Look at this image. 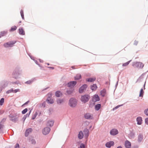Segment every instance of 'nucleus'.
<instances>
[{
  "label": "nucleus",
  "mask_w": 148,
  "mask_h": 148,
  "mask_svg": "<svg viewBox=\"0 0 148 148\" xmlns=\"http://www.w3.org/2000/svg\"><path fill=\"white\" fill-rule=\"evenodd\" d=\"M32 131V129L31 128H29L26 130L25 133V136H27L29 133H31Z\"/></svg>",
  "instance_id": "ddd939ff"
},
{
  "label": "nucleus",
  "mask_w": 148,
  "mask_h": 148,
  "mask_svg": "<svg viewBox=\"0 0 148 148\" xmlns=\"http://www.w3.org/2000/svg\"><path fill=\"white\" fill-rule=\"evenodd\" d=\"M48 68H49L52 69H54V68L53 67H48Z\"/></svg>",
  "instance_id": "3c124183"
},
{
  "label": "nucleus",
  "mask_w": 148,
  "mask_h": 148,
  "mask_svg": "<svg viewBox=\"0 0 148 148\" xmlns=\"http://www.w3.org/2000/svg\"><path fill=\"white\" fill-rule=\"evenodd\" d=\"M144 113L146 115L148 116V108L145 110Z\"/></svg>",
  "instance_id": "e433bc0d"
},
{
  "label": "nucleus",
  "mask_w": 148,
  "mask_h": 148,
  "mask_svg": "<svg viewBox=\"0 0 148 148\" xmlns=\"http://www.w3.org/2000/svg\"><path fill=\"white\" fill-rule=\"evenodd\" d=\"M90 98L89 96L88 95H85L82 96L81 100L84 103H86L89 100Z\"/></svg>",
  "instance_id": "7ed1b4c3"
},
{
  "label": "nucleus",
  "mask_w": 148,
  "mask_h": 148,
  "mask_svg": "<svg viewBox=\"0 0 148 148\" xmlns=\"http://www.w3.org/2000/svg\"><path fill=\"white\" fill-rule=\"evenodd\" d=\"M114 143L113 141H110L107 143L106 144V147L110 148L111 146H113Z\"/></svg>",
  "instance_id": "423d86ee"
},
{
  "label": "nucleus",
  "mask_w": 148,
  "mask_h": 148,
  "mask_svg": "<svg viewBox=\"0 0 148 148\" xmlns=\"http://www.w3.org/2000/svg\"><path fill=\"white\" fill-rule=\"evenodd\" d=\"M62 95V93L60 91H56L55 93V95L57 97H59Z\"/></svg>",
  "instance_id": "6ab92c4d"
},
{
  "label": "nucleus",
  "mask_w": 148,
  "mask_h": 148,
  "mask_svg": "<svg viewBox=\"0 0 148 148\" xmlns=\"http://www.w3.org/2000/svg\"><path fill=\"white\" fill-rule=\"evenodd\" d=\"M130 61H128L126 63H124L123 64L122 66H127L130 62Z\"/></svg>",
  "instance_id": "72a5a7b5"
},
{
  "label": "nucleus",
  "mask_w": 148,
  "mask_h": 148,
  "mask_svg": "<svg viewBox=\"0 0 148 148\" xmlns=\"http://www.w3.org/2000/svg\"><path fill=\"white\" fill-rule=\"evenodd\" d=\"M83 136L84 135L82 131H80L78 135V138L79 139H82L83 138Z\"/></svg>",
  "instance_id": "2eb2a0df"
},
{
  "label": "nucleus",
  "mask_w": 148,
  "mask_h": 148,
  "mask_svg": "<svg viewBox=\"0 0 148 148\" xmlns=\"http://www.w3.org/2000/svg\"><path fill=\"white\" fill-rule=\"evenodd\" d=\"M143 136L142 135H140L138 136V140L139 142L141 141L143 139Z\"/></svg>",
  "instance_id": "c756f323"
},
{
  "label": "nucleus",
  "mask_w": 148,
  "mask_h": 148,
  "mask_svg": "<svg viewBox=\"0 0 148 148\" xmlns=\"http://www.w3.org/2000/svg\"><path fill=\"white\" fill-rule=\"evenodd\" d=\"M31 142L32 144H34L36 143V141L32 139L31 140Z\"/></svg>",
  "instance_id": "a19ab883"
},
{
  "label": "nucleus",
  "mask_w": 148,
  "mask_h": 148,
  "mask_svg": "<svg viewBox=\"0 0 148 148\" xmlns=\"http://www.w3.org/2000/svg\"><path fill=\"white\" fill-rule=\"evenodd\" d=\"M101 106V104H97L95 106V109L96 110H98L100 108Z\"/></svg>",
  "instance_id": "393cba45"
},
{
  "label": "nucleus",
  "mask_w": 148,
  "mask_h": 148,
  "mask_svg": "<svg viewBox=\"0 0 148 148\" xmlns=\"http://www.w3.org/2000/svg\"><path fill=\"white\" fill-rule=\"evenodd\" d=\"M19 33L21 35H24L25 34V31L22 28H20L19 29Z\"/></svg>",
  "instance_id": "f3484780"
},
{
  "label": "nucleus",
  "mask_w": 148,
  "mask_h": 148,
  "mask_svg": "<svg viewBox=\"0 0 148 148\" xmlns=\"http://www.w3.org/2000/svg\"><path fill=\"white\" fill-rule=\"evenodd\" d=\"M96 79V78L93 77V78H87L86 79V81L89 82H92L95 81Z\"/></svg>",
  "instance_id": "dca6fc26"
},
{
  "label": "nucleus",
  "mask_w": 148,
  "mask_h": 148,
  "mask_svg": "<svg viewBox=\"0 0 148 148\" xmlns=\"http://www.w3.org/2000/svg\"><path fill=\"white\" fill-rule=\"evenodd\" d=\"M53 121L51 120L48 121L47 123V125L48 126H52L53 125Z\"/></svg>",
  "instance_id": "4be33fe9"
},
{
  "label": "nucleus",
  "mask_w": 148,
  "mask_h": 148,
  "mask_svg": "<svg viewBox=\"0 0 148 148\" xmlns=\"http://www.w3.org/2000/svg\"><path fill=\"white\" fill-rule=\"evenodd\" d=\"M31 112V111H29V113H28V116H29V114H30Z\"/></svg>",
  "instance_id": "5fc2aeb1"
},
{
  "label": "nucleus",
  "mask_w": 148,
  "mask_h": 148,
  "mask_svg": "<svg viewBox=\"0 0 148 148\" xmlns=\"http://www.w3.org/2000/svg\"><path fill=\"white\" fill-rule=\"evenodd\" d=\"M50 131V128L49 127H46L45 128L42 130V133L44 135L48 134Z\"/></svg>",
  "instance_id": "20e7f679"
},
{
  "label": "nucleus",
  "mask_w": 148,
  "mask_h": 148,
  "mask_svg": "<svg viewBox=\"0 0 148 148\" xmlns=\"http://www.w3.org/2000/svg\"><path fill=\"white\" fill-rule=\"evenodd\" d=\"M13 92V90L12 89H11L10 90H9L6 91V93L9 94V93L12 92Z\"/></svg>",
  "instance_id": "f704fd0d"
},
{
  "label": "nucleus",
  "mask_w": 148,
  "mask_h": 148,
  "mask_svg": "<svg viewBox=\"0 0 148 148\" xmlns=\"http://www.w3.org/2000/svg\"><path fill=\"white\" fill-rule=\"evenodd\" d=\"M97 88V87L96 84H93L91 86V89L93 91L95 90Z\"/></svg>",
  "instance_id": "a211bd4d"
},
{
  "label": "nucleus",
  "mask_w": 148,
  "mask_h": 148,
  "mask_svg": "<svg viewBox=\"0 0 148 148\" xmlns=\"http://www.w3.org/2000/svg\"><path fill=\"white\" fill-rule=\"evenodd\" d=\"M145 123L148 125V118H146L145 120Z\"/></svg>",
  "instance_id": "37998d69"
},
{
  "label": "nucleus",
  "mask_w": 148,
  "mask_h": 148,
  "mask_svg": "<svg viewBox=\"0 0 148 148\" xmlns=\"http://www.w3.org/2000/svg\"><path fill=\"white\" fill-rule=\"evenodd\" d=\"M101 94L102 96L104 97L105 96L106 94V90L103 89L102 90L101 92Z\"/></svg>",
  "instance_id": "a878e982"
},
{
  "label": "nucleus",
  "mask_w": 148,
  "mask_h": 148,
  "mask_svg": "<svg viewBox=\"0 0 148 148\" xmlns=\"http://www.w3.org/2000/svg\"><path fill=\"white\" fill-rule=\"evenodd\" d=\"M57 102L58 104H60L64 102V100L63 99H58L57 100Z\"/></svg>",
  "instance_id": "5701e85b"
},
{
  "label": "nucleus",
  "mask_w": 148,
  "mask_h": 148,
  "mask_svg": "<svg viewBox=\"0 0 148 148\" xmlns=\"http://www.w3.org/2000/svg\"><path fill=\"white\" fill-rule=\"evenodd\" d=\"M48 98H50V97L52 96V93H51V92L49 93L48 94Z\"/></svg>",
  "instance_id": "c03bdc74"
},
{
  "label": "nucleus",
  "mask_w": 148,
  "mask_h": 148,
  "mask_svg": "<svg viewBox=\"0 0 148 148\" xmlns=\"http://www.w3.org/2000/svg\"><path fill=\"white\" fill-rule=\"evenodd\" d=\"M87 87V85L86 84H84L79 89V92L80 93H82L84 90H86Z\"/></svg>",
  "instance_id": "39448f33"
},
{
  "label": "nucleus",
  "mask_w": 148,
  "mask_h": 148,
  "mask_svg": "<svg viewBox=\"0 0 148 148\" xmlns=\"http://www.w3.org/2000/svg\"><path fill=\"white\" fill-rule=\"evenodd\" d=\"M125 146L126 148H130L131 147V143L128 140H126L125 143Z\"/></svg>",
  "instance_id": "9b49d317"
},
{
  "label": "nucleus",
  "mask_w": 148,
  "mask_h": 148,
  "mask_svg": "<svg viewBox=\"0 0 148 148\" xmlns=\"http://www.w3.org/2000/svg\"><path fill=\"white\" fill-rule=\"evenodd\" d=\"M19 91L20 90L18 89L14 90H13V92L16 93L18 92H19Z\"/></svg>",
  "instance_id": "ea45409f"
},
{
  "label": "nucleus",
  "mask_w": 148,
  "mask_h": 148,
  "mask_svg": "<svg viewBox=\"0 0 148 148\" xmlns=\"http://www.w3.org/2000/svg\"><path fill=\"white\" fill-rule=\"evenodd\" d=\"M33 81L32 80H29L25 82V83L28 84H30L32 83Z\"/></svg>",
  "instance_id": "58836bf2"
},
{
  "label": "nucleus",
  "mask_w": 148,
  "mask_h": 148,
  "mask_svg": "<svg viewBox=\"0 0 148 148\" xmlns=\"http://www.w3.org/2000/svg\"><path fill=\"white\" fill-rule=\"evenodd\" d=\"M123 105H118V106H116V107H115L113 109H114L115 108L116 109L118 108L120 106H122Z\"/></svg>",
  "instance_id": "09e8293b"
},
{
  "label": "nucleus",
  "mask_w": 148,
  "mask_h": 148,
  "mask_svg": "<svg viewBox=\"0 0 148 148\" xmlns=\"http://www.w3.org/2000/svg\"><path fill=\"white\" fill-rule=\"evenodd\" d=\"M118 133V131L115 129H112L110 132V134L111 135H115Z\"/></svg>",
  "instance_id": "1a4fd4ad"
},
{
  "label": "nucleus",
  "mask_w": 148,
  "mask_h": 148,
  "mask_svg": "<svg viewBox=\"0 0 148 148\" xmlns=\"http://www.w3.org/2000/svg\"><path fill=\"white\" fill-rule=\"evenodd\" d=\"M46 64H47L48 65H49V64L48 63H46Z\"/></svg>",
  "instance_id": "4d7b16f0"
},
{
  "label": "nucleus",
  "mask_w": 148,
  "mask_h": 148,
  "mask_svg": "<svg viewBox=\"0 0 148 148\" xmlns=\"http://www.w3.org/2000/svg\"><path fill=\"white\" fill-rule=\"evenodd\" d=\"M88 129H85L83 131V132L85 134V136L87 137L88 136Z\"/></svg>",
  "instance_id": "aec40b11"
},
{
  "label": "nucleus",
  "mask_w": 148,
  "mask_h": 148,
  "mask_svg": "<svg viewBox=\"0 0 148 148\" xmlns=\"http://www.w3.org/2000/svg\"><path fill=\"white\" fill-rule=\"evenodd\" d=\"M17 29V27L16 26H14L11 27L10 30V31L12 32L15 30Z\"/></svg>",
  "instance_id": "c85d7f7f"
},
{
  "label": "nucleus",
  "mask_w": 148,
  "mask_h": 148,
  "mask_svg": "<svg viewBox=\"0 0 148 148\" xmlns=\"http://www.w3.org/2000/svg\"><path fill=\"white\" fill-rule=\"evenodd\" d=\"M17 120V118L15 119H11V120L12 121H13L15 122Z\"/></svg>",
  "instance_id": "8fccbe9b"
},
{
  "label": "nucleus",
  "mask_w": 148,
  "mask_h": 148,
  "mask_svg": "<svg viewBox=\"0 0 148 148\" xmlns=\"http://www.w3.org/2000/svg\"><path fill=\"white\" fill-rule=\"evenodd\" d=\"M138 43V42L137 41H135L134 42V44L135 45H137Z\"/></svg>",
  "instance_id": "de8ad7c7"
},
{
  "label": "nucleus",
  "mask_w": 148,
  "mask_h": 148,
  "mask_svg": "<svg viewBox=\"0 0 148 148\" xmlns=\"http://www.w3.org/2000/svg\"><path fill=\"white\" fill-rule=\"evenodd\" d=\"M77 101L76 99L73 98H71L69 100V104L71 107L74 108L77 105Z\"/></svg>",
  "instance_id": "f257e3e1"
},
{
  "label": "nucleus",
  "mask_w": 148,
  "mask_h": 148,
  "mask_svg": "<svg viewBox=\"0 0 148 148\" xmlns=\"http://www.w3.org/2000/svg\"><path fill=\"white\" fill-rule=\"evenodd\" d=\"M3 127V125L0 124V129Z\"/></svg>",
  "instance_id": "864d4df0"
},
{
  "label": "nucleus",
  "mask_w": 148,
  "mask_h": 148,
  "mask_svg": "<svg viewBox=\"0 0 148 148\" xmlns=\"http://www.w3.org/2000/svg\"><path fill=\"white\" fill-rule=\"evenodd\" d=\"M46 103L45 102H44L42 103V106H43L44 107H45V106Z\"/></svg>",
  "instance_id": "49530a36"
},
{
  "label": "nucleus",
  "mask_w": 148,
  "mask_h": 148,
  "mask_svg": "<svg viewBox=\"0 0 148 148\" xmlns=\"http://www.w3.org/2000/svg\"><path fill=\"white\" fill-rule=\"evenodd\" d=\"M37 115L38 113L36 112L32 116V119L33 120L34 119L36 118Z\"/></svg>",
  "instance_id": "7c9ffc66"
},
{
  "label": "nucleus",
  "mask_w": 148,
  "mask_h": 148,
  "mask_svg": "<svg viewBox=\"0 0 148 148\" xmlns=\"http://www.w3.org/2000/svg\"><path fill=\"white\" fill-rule=\"evenodd\" d=\"M46 101L48 102V103L50 104H52L54 102L53 99L49 98H48L46 100Z\"/></svg>",
  "instance_id": "412c9836"
},
{
  "label": "nucleus",
  "mask_w": 148,
  "mask_h": 148,
  "mask_svg": "<svg viewBox=\"0 0 148 148\" xmlns=\"http://www.w3.org/2000/svg\"><path fill=\"white\" fill-rule=\"evenodd\" d=\"M77 82L76 81H72L69 83L68 84V86L70 87H73L76 84Z\"/></svg>",
  "instance_id": "6e6552de"
},
{
  "label": "nucleus",
  "mask_w": 148,
  "mask_h": 148,
  "mask_svg": "<svg viewBox=\"0 0 148 148\" xmlns=\"http://www.w3.org/2000/svg\"><path fill=\"white\" fill-rule=\"evenodd\" d=\"M79 148H85L84 145L83 144H81L80 145Z\"/></svg>",
  "instance_id": "79ce46f5"
},
{
  "label": "nucleus",
  "mask_w": 148,
  "mask_h": 148,
  "mask_svg": "<svg viewBox=\"0 0 148 148\" xmlns=\"http://www.w3.org/2000/svg\"><path fill=\"white\" fill-rule=\"evenodd\" d=\"M27 111V108H25V109H24L22 111V113L23 114H25Z\"/></svg>",
  "instance_id": "c9c22d12"
},
{
  "label": "nucleus",
  "mask_w": 148,
  "mask_h": 148,
  "mask_svg": "<svg viewBox=\"0 0 148 148\" xmlns=\"http://www.w3.org/2000/svg\"><path fill=\"white\" fill-rule=\"evenodd\" d=\"M117 148H122L121 147V146H119Z\"/></svg>",
  "instance_id": "6e6d98bb"
},
{
  "label": "nucleus",
  "mask_w": 148,
  "mask_h": 148,
  "mask_svg": "<svg viewBox=\"0 0 148 148\" xmlns=\"http://www.w3.org/2000/svg\"><path fill=\"white\" fill-rule=\"evenodd\" d=\"M15 148H19V146L18 144H16L15 145Z\"/></svg>",
  "instance_id": "a18cd8bd"
},
{
  "label": "nucleus",
  "mask_w": 148,
  "mask_h": 148,
  "mask_svg": "<svg viewBox=\"0 0 148 148\" xmlns=\"http://www.w3.org/2000/svg\"><path fill=\"white\" fill-rule=\"evenodd\" d=\"M7 33V32H2L0 33V38L2 36H3L6 35Z\"/></svg>",
  "instance_id": "cd10ccee"
},
{
  "label": "nucleus",
  "mask_w": 148,
  "mask_h": 148,
  "mask_svg": "<svg viewBox=\"0 0 148 148\" xmlns=\"http://www.w3.org/2000/svg\"><path fill=\"white\" fill-rule=\"evenodd\" d=\"M144 92L142 88L140 91L139 97H143Z\"/></svg>",
  "instance_id": "bb28decb"
},
{
  "label": "nucleus",
  "mask_w": 148,
  "mask_h": 148,
  "mask_svg": "<svg viewBox=\"0 0 148 148\" xmlns=\"http://www.w3.org/2000/svg\"><path fill=\"white\" fill-rule=\"evenodd\" d=\"M137 124L139 125H141L142 123V119L141 117H138L136 119Z\"/></svg>",
  "instance_id": "4468645a"
},
{
  "label": "nucleus",
  "mask_w": 148,
  "mask_h": 148,
  "mask_svg": "<svg viewBox=\"0 0 148 148\" xmlns=\"http://www.w3.org/2000/svg\"><path fill=\"white\" fill-rule=\"evenodd\" d=\"M4 102V99L2 98L0 100V105L2 106Z\"/></svg>",
  "instance_id": "473e14b6"
},
{
  "label": "nucleus",
  "mask_w": 148,
  "mask_h": 148,
  "mask_svg": "<svg viewBox=\"0 0 148 148\" xmlns=\"http://www.w3.org/2000/svg\"><path fill=\"white\" fill-rule=\"evenodd\" d=\"M81 78V75L80 74H77L75 77V80H77L80 79Z\"/></svg>",
  "instance_id": "b1692460"
},
{
  "label": "nucleus",
  "mask_w": 148,
  "mask_h": 148,
  "mask_svg": "<svg viewBox=\"0 0 148 148\" xmlns=\"http://www.w3.org/2000/svg\"><path fill=\"white\" fill-rule=\"evenodd\" d=\"M73 90H69L67 91V92L69 94H71L73 93Z\"/></svg>",
  "instance_id": "4c0bfd02"
},
{
  "label": "nucleus",
  "mask_w": 148,
  "mask_h": 148,
  "mask_svg": "<svg viewBox=\"0 0 148 148\" xmlns=\"http://www.w3.org/2000/svg\"><path fill=\"white\" fill-rule=\"evenodd\" d=\"M20 13H21V15L22 18L23 19H24V16L23 11V10H21Z\"/></svg>",
  "instance_id": "2f4dec72"
},
{
  "label": "nucleus",
  "mask_w": 148,
  "mask_h": 148,
  "mask_svg": "<svg viewBox=\"0 0 148 148\" xmlns=\"http://www.w3.org/2000/svg\"><path fill=\"white\" fill-rule=\"evenodd\" d=\"M135 64L136 66L138 68H142L144 66V64L140 62H136Z\"/></svg>",
  "instance_id": "f8f14e48"
},
{
  "label": "nucleus",
  "mask_w": 148,
  "mask_h": 148,
  "mask_svg": "<svg viewBox=\"0 0 148 148\" xmlns=\"http://www.w3.org/2000/svg\"><path fill=\"white\" fill-rule=\"evenodd\" d=\"M92 100L93 101L96 102L99 101L100 98L97 95H95L92 97Z\"/></svg>",
  "instance_id": "0eeeda50"
},
{
  "label": "nucleus",
  "mask_w": 148,
  "mask_h": 148,
  "mask_svg": "<svg viewBox=\"0 0 148 148\" xmlns=\"http://www.w3.org/2000/svg\"><path fill=\"white\" fill-rule=\"evenodd\" d=\"M29 101H27V102H25L24 104V105H26L29 102Z\"/></svg>",
  "instance_id": "603ef678"
},
{
  "label": "nucleus",
  "mask_w": 148,
  "mask_h": 148,
  "mask_svg": "<svg viewBox=\"0 0 148 148\" xmlns=\"http://www.w3.org/2000/svg\"><path fill=\"white\" fill-rule=\"evenodd\" d=\"M16 42V41H11L4 43L3 45L6 48L11 47L13 46Z\"/></svg>",
  "instance_id": "f03ea898"
},
{
  "label": "nucleus",
  "mask_w": 148,
  "mask_h": 148,
  "mask_svg": "<svg viewBox=\"0 0 148 148\" xmlns=\"http://www.w3.org/2000/svg\"><path fill=\"white\" fill-rule=\"evenodd\" d=\"M84 117L87 119H91L93 118V115L89 113H87L85 115Z\"/></svg>",
  "instance_id": "9d476101"
}]
</instances>
